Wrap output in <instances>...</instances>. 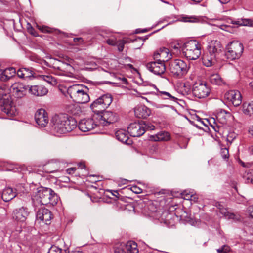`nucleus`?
<instances>
[{"mask_svg": "<svg viewBox=\"0 0 253 253\" xmlns=\"http://www.w3.org/2000/svg\"><path fill=\"white\" fill-rule=\"evenodd\" d=\"M27 31L29 33L35 37L38 36V34L33 27L27 28Z\"/></svg>", "mask_w": 253, "mask_h": 253, "instance_id": "nucleus-45", "label": "nucleus"}, {"mask_svg": "<svg viewBox=\"0 0 253 253\" xmlns=\"http://www.w3.org/2000/svg\"><path fill=\"white\" fill-rule=\"evenodd\" d=\"M112 102V96L109 94H104L95 99L90 105L92 111L98 114L102 113Z\"/></svg>", "mask_w": 253, "mask_h": 253, "instance_id": "nucleus-8", "label": "nucleus"}, {"mask_svg": "<svg viewBox=\"0 0 253 253\" xmlns=\"http://www.w3.org/2000/svg\"><path fill=\"white\" fill-rule=\"evenodd\" d=\"M248 212L249 213L250 216L253 218V205L249 207Z\"/></svg>", "mask_w": 253, "mask_h": 253, "instance_id": "nucleus-52", "label": "nucleus"}, {"mask_svg": "<svg viewBox=\"0 0 253 253\" xmlns=\"http://www.w3.org/2000/svg\"><path fill=\"white\" fill-rule=\"evenodd\" d=\"M28 90L31 94L36 96H44L48 92V89L42 85L29 86Z\"/></svg>", "mask_w": 253, "mask_h": 253, "instance_id": "nucleus-21", "label": "nucleus"}, {"mask_svg": "<svg viewBox=\"0 0 253 253\" xmlns=\"http://www.w3.org/2000/svg\"><path fill=\"white\" fill-rule=\"evenodd\" d=\"M115 253H127L123 244H121L119 247H117L115 250Z\"/></svg>", "mask_w": 253, "mask_h": 253, "instance_id": "nucleus-43", "label": "nucleus"}, {"mask_svg": "<svg viewBox=\"0 0 253 253\" xmlns=\"http://www.w3.org/2000/svg\"><path fill=\"white\" fill-rule=\"evenodd\" d=\"M131 190L136 193V194H139V193H140L142 191V190L141 189L139 188V187H138L137 186H132L131 188Z\"/></svg>", "mask_w": 253, "mask_h": 253, "instance_id": "nucleus-48", "label": "nucleus"}, {"mask_svg": "<svg viewBox=\"0 0 253 253\" xmlns=\"http://www.w3.org/2000/svg\"><path fill=\"white\" fill-rule=\"evenodd\" d=\"M180 209V208H175V206H170L169 208V212H176V211L178 209Z\"/></svg>", "mask_w": 253, "mask_h": 253, "instance_id": "nucleus-53", "label": "nucleus"}, {"mask_svg": "<svg viewBox=\"0 0 253 253\" xmlns=\"http://www.w3.org/2000/svg\"><path fill=\"white\" fill-rule=\"evenodd\" d=\"M230 251V248L226 245H224L217 250L218 253H227Z\"/></svg>", "mask_w": 253, "mask_h": 253, "instance_id": "nucleus-42", "label": "nucleus"}, {"mask_svg": "<svg viewBox=\"0 0 253 253\" xmlns=\"http://www.w3.org/2000/svg\"><path fill=\"white\" fill-rule=\"evenodd\" d=\"M37 199L39 200L41 204L46 205L50 204L55 205L59 201V197L53 190L50 188L41 187L36 194Z\"/></svg>", "mask_w": 253, "mask_h": 253, "instance_id": "nucleus-6", "label": "nucleus"}, {"mask_svg": "<svg viewBox=\"0 0 253 253\" xmlns=\"http://www.w3.org/2000/svg\"><path fill=\"white\" fill-rule=\"evenodd\" d=\"M87 87L80 84L70 86L67 89V93L73 101L77 103L84 104L88 102L89 96L87 92Z\"/></svg>", "mask_w": 253, "mask_h": 253, "instance_id": "nucleus-4", "label": "nucleus"}, {"mask_svg": "<svg viewBox=\"0 0 253 253\" xmlns=\"http://www.w3.org/2000/svg\"><path fill=\"white\" fill-rule=\"evenodd\" d=\"M210 80L211 84L215 85H221L222 84V80L217 74L211 75L210 76Z\"/></svg>", "mask_w": 253, "mask_h": 253, "instance_id": "nucleus-34", "label": "nucleus"}, {"mask_svg": "<svg viewBox=\"0 0 253 253\" xmlns=\"http://www.w3.org/2000/svg\"><path fill=\"white\" fill-rule=\"evenodd\" d=\"M134 113L137 118H146L150 115L151 110L146 106L140 105L135 108Z\"/></svg>", "mask_w": 253, "mask_h": 253, "instance_id": "nucleus-20", "label": "nucleus"}, {"mask_svg": "<svg viewBox=\"0 0 253 253\" xmlns=\"http://www.w3.org/2000/svg\"><path fill=\"white\" fill-rule=\"evenodd\" d=\"M79 167L81 169H85V165L84 164V163H80L79 164Z\"/></svg>", "mask_w": 253, "mask_h": 253, "instance_id": "nucleus-63", "label": "nucleus"}, {"mask_svg": "<svg viewBox=\"0 0 253 253\" xmlns=\"http://www.w3.org/2000/svg\"><path fill=\"white\" fill-rule=\"evenodd\" d=\"M225 97L235 106H238L242 102V96L241 93L237 90H232L227 92Z\"/></svg>", "mask_w": 253, "mask_h": 253, "instance_id": "nucleus-17", "label": "nucleus"}, {"mask_svg": "<svg viewBox=\"0 0 253 253\" xmlns=\"http://www.w3.org/2000/svg\"><path fill=\"white\" fill-rule=\"evenodd\" d=\"M232 23L238 26H251L253 22L250 19H241L237 21H232Z\"/></svg>", "mask_w": 253, "mask_h": 253, "instance_id": "nucleus-33", "label": "nucleus"}, {"mask_svg": "<svg viewBox=\"0 0 253 253\" xmlns=\"http://www.w3.org/2000/svg\"><path fill=\"white\" fill-rule=\"evenodd\" d=\"M118 50L119 51H122L124 49V44L123 42H120L119 43V44H118Z\"/></svg>", "mask_w": 253, "mask_h": 253, "instance_id": "nucleus-54", "label": "nucleus"}, {"mask_svg": "<svg viewBox=\"0 0 253 253\" xmlns=\"http://www.w3.org/2000/svg\"><path fill=\"white\" fill-rule=\"evenodd\" d=\"M169 52V50L168 48H164L161 49L159 52L154 53V59L155 61L147 63V68L156 75H160L164 74L166 71L165 60L164 57L166 55H168Z\"/></svg>", "mask_w": 253, "mask_h": 253, "instance_id": "nucleus-3", "label": "nucleus"}, {"mask_svg": "<svg viewBox=\"0 0 253 253\" xmlns=\"http://www.w3.org/2000/svg\"><path fill=\"white\" fill-rule=\"evenodd\" d=\"M242 110L246 115H253V101L250 103H244L242 105Z\"/></svg>", "mask_w": 253, "mask_h": 253, "instance_id": "nucleus-30", "label": "nucleus"}, {"mask_svg": "<svg viewBox=\"0 0 253 253\" xmlns=\"http://www.w3.org/2000/svg\"><path fill=\"white\" fill-rule=\"evenodd\" d=\"M222 4L227 3L230 0H218Z\"/></svg>", "mask_w": 253, "mask_h": 253, "instance_id": "nucleus-62", "label": "nucleus"}, {"mask_svg": "<svg viewBox=\"0 0 253 253\" xmlns=\"http://www.w3.org/2000/svg\"><path fill=\"white\" fill-rule=\"evenodd\" d=\"M249 152L251 154L253 155V146L249 147Z\"/></svg>", "mask_w": 253, "mask_h": 253, "instance_id": "nucleus-61", "label": "nucleus"}, {"mask_svg": "<svg viewBox=\"0 0 253 253\" xmlns=\"http://www.w3.org/2000/svg\"><path fill=\"white\" fill-rule=\"evenodd\" d=\"M110 191L111 192L113 196H115L116 198L118 197V195H119V194L117 190H116V191L110 190Z\"/></svg>", "mask_w": 253, "mask_h": 253, "instance_id": "nucleus-57", "label": "nucleus"}, {"mask_svg": "<svg viewBox=\"0 0 253 253\" xmlns=\"http://www.w3.org/2000/svg\"><path fill=\"white\" fill-rule=\"evenodd\" d=\"M115 136L120 142L128 144H130V141H129L128 134L125 130L121 129L117 130L115 132Z\"/></svg>", "mask_w": 253, "mask_h": 253, "instance_id": "nucleus-27", "label": "nucleus"}, {"mask_svg": "<svg viewBox=\"0 0 253 253\" xmlns=\"http://www.w3.org/2000/svg\"><path fill=\"white\" fill-rule=\"evenodd\" d=\"M53 215L50 211L45 208L39 209L36 214V218L46 224H49Z\"/></svg>", "mask_w": 253, "mask_h": 253, "instance_id": "nucleus-16", "label": "nucleus"}, {"mask_svg": "<svg viewBox=\"0 0 253 253\" xmlns=\"http://www.w3.org/2000/svg\"><path fill=\"white\" fill-rule=\"evenodd\" d=\"M75 42L83 43L84 42L83 39L82 38H75L74 39Z\"/></svg>", "mask_w": 253, "mask_h": 253, "instance_id": "nucleus-55", "label": "nucleus"}, {"mask_svg": "<svg viewBox=\"0 0 253 253\" xmlns=\"http://www.w3.org/2000/svg\"><path fill=\"white\" fill-rule=\"evenodd\" d=\"M76 169L75 168H70L66 169V172L69 174H73L76 171Z\"/></svg>", "mask_w": 253, "mask_h": 253, "instance_id": "nucleus-51", "label": "nucleus"}, {"mask_svg": "<svg viewBox=\"0 0 253 253\" xmlns=\"http://www.w3.org/2000/svg\"><path fill=\"white\" fill-rule=\"evenodd\" d=\"M211 126L216 132L219 131V128L215 124L214 125H211Z\"/></svg>", "mask_w": 253, "mask_h": 253, "instance_id": "nucleus-58", "label": "nucleus"}, {"mask_svg": "<svg viewBox=\"0 0 253 253\" xmlns=\"http://www.w3.org/2000/svg\"><path fill=\"white\" fill-rule=\"evenodd\" d=\"M17 73L15 68L10 67L6 69L0 77L1 80H7L14 76Z\"/></svg>", "mask_w": 253, "mask_h": 253, "instance_id": "nucleus-29", "label": "nucleus"}, {"mask_svg": "<svg viewBox=\"0 0 253 253\" xmlns=\"http://www.w3.org/2000/svg\"><path fill=\"white\" fill-rule=\"evenodd\" d=\"M62 250L56 246H52L49 249L48 253H61Z\"/></svg>", "mask_w": 253, "mask_h": 253, "instance_id": "nucleus-40", "label": "nucleus"}, {"mask_svg": "<svg viewBox=\"0 0 253 253\" xmlns=\"http://www.w3.org/2000/svg\"><path fill=\"white\" fill-rule=\"evenodd\" d=\"M106 43L110 45H115L117 44L116 41L113 39H109L107 40Z\"/></svg>", "mask_w": 253, "mask_h": 253, "instance_id": "nucleus-49", "label": "nucleus"}, {"mask_svg": "<svg viewBox=\"0 0 253 253\" xmlns=\"http://www.w3.org/2000/svg\"><path fill=\"white\" fill-rule=\"evenodd\" d=\"M220 154L223 159L225 160L228 159L229 155L228 149L226 147H221Z\"/></svg>", "mask_w": 253, "mask_h": 253, "instance_id": "nucleus-38", "label": "nucleus"}, {"mask_svg": "<svg viewBox=\"0 0 253 253\" xmlns=\"http://www.w3.org/2000/svg\"><path fill=\"white\" fill-rule=\"evenodd\" d=\"M210 92V87L204 81H197L193 85L192 93L198 98L202 99L208 97Z\"/></svg>", "mask_w": 253, "mask_h": 253, "instance_id": "nucleus-11", "label": "nucleus"}, {"mask_svg": "<svg viewBox=\"0 0 253 253\" xmlns=\"http://www.w3.org/2000/svg\"><path fill=\"white\" fill-rule=\"evenodd\" d=\"M68 64L61 62L60 60H54L53 65L51 67L55 70V72L56 74L63 76L66 74L65 67H68Z\"/></svg>", "mask_w": 253, "mask_h": 253, "instance_id": "nucleus-23", "label": "nucleus"}, {"mask_svg": "<svg viewBox=\"0 0 253 253\" xmlns=\"http://www.w3.org/2000/svg\"><path fill=\"white\" fill-rule=\"evenodd\" d=\"M119 116L112 111H104L101 116L100 123L104 126L113 124L118 121Z\"/></svg>", "mask_w": 253, "mask_h": 253, "instance_id": "nucleus-14", "label": "nucleus"}, {"mask_svg": "<svg viewBox=\"0 0 253 253\" xmlns=\"http://www.w3.org/2000/svg\"><path fill=\"white\" fill-rule=\"evenodd\" d=\"M216 56L214 54L207 51L202 57L203 63L206 67H211L216 63Z\"/></svg>", "mask_w": 253, "mask_h": 253, "instance_id": "nucleus-24", "label": "nucleus"}, {"mask_svg": "<svg viewBox=\"0 0 253 253\" xmlns=\"http://www.w3.org/2000/svg\"><path fill=\"white\" fill-rule=\"evenodd\" d=\"M147 32V30L146 29H137L136 30V33H145Z\"/></svg>", "mask_w": 253, "mask_h": 253, "instance_id": "nucleus-56", "label": "nucleus"}, {"mask_svg": "<svg viewBox=\"0 0 253 253\" xmlns=\"http://www.w3.org/2000/svg\"><path fill=\"white\" fill-rule=\"evenodd\" d=\"M28 214V209L22 207L13 211V218L18 221L23 222L26 220Z\"/></svg>", "mask_w": 253, "mask_h": 253, "instance_id": "nucleus-19", "label": "nucleus"}, {"mask_svg": "<svg viewBox=\"0 0 253 253\" xmlns=\"http://www.w3.org/2000/svg\"><path fill=\"white\" fill-rule=\"evenodd\" d=\"M97 125L92 119H84L78 124L79 128L83 132H87L94 129Z\"/></svg>", "mask_w": 253, "mask_h": 253, "instance_id": "nucleus-18", "label": "nucleus"}, {"mask_svg": "<svg viewBox=\"0 0 253 253\" xmlns=\"http://www.w3.org/2000/svg\"><path fill=\"white\" fill-rule=\"evenodd\" d=\"M183 21L185 22H194V19H195L193 17H185L183 18Z\"/></svg>", "mask_w": 253, "mask_h": 253, "instance_id": "nucleus-50", "label": "nucleus"}, {"mask_svg": "<svg viewBox=\"0 0 253 253\" xmlns=\"http://www.w3.org/2000/svg\"><path fill=\"white\" fill-rule=\"evenodd\" d=\"M182 195L183 196L184 199L188 200L193 197L192 195L189 193H186V191H184L182 193Z\"/></svg>", "mask_w": 253, "mask_h": 253, "instance_id": "nucleus-47", "label": "nucleus"}, {"mask_svg": "<svg viewBox=\"0 0 253 253\" xmlns=\"http://www.w3.org/2000/svg\"><path fill=\"white\" fill-rule=\"evenodd\" d=\"M248 132L253 137V125L249 128Z\"/></svg>", "mask_w": 253, "mask_h": 253, "instance_id": "nucleus-59", "label": "nucleus"}, {"mask_svg": "<svg viewBox=\"0 0 253 253\" xmlns=\"http://www.w3.org/2000/svg\"><path fill=\"white\" fill-rule=\"evenodd\" d=\"M147 208L150 211V214L156 212L157 211V208L152 202L149 203L147 205Z\"/></svg>", "mask_w": 253, "mask_h": 253, "instance_id": "nucleus-39", "label": "nucleus"}, {"mask_svg": "<svg viewBox=\"0 0 253 253\" xmlns=\"http://www.w3.org/2000/svg\"><path fill=\"white\" fill-rule=\"evenodd\" d=\"M228 216L229 219H233L235 221H239L241 220V217L239 214H235L234 213H230L228 214Z\"/></svg>", "mask_w": 253, "mask_h": 253, "instance_id": "nucleus-41", "label": "nucleus"}, {"mask_svg": "<svg viewBox=\"0 0 253 253\" xmlns=\"http://www.w3.org/2000/svg\"><path fill=\"white\" fill-rule=\"evenodd\" d=\"M169 71L173 76L181 78L185 75L189 69L190 65L180 59H175L169 63Z\"/></svg>", "mask_w": 253, "mask_h": 253, "instance_id": "nucleus-9", "label": "nucleus"}, {"mask_svg": "<svg viewBox=\"0 0 253 253\" xmlns=\"http://www.w3.org/2000/svg\"><path fill=\"white\" fill-rule=\"evenodd\" d=\"M159 95L161 96L164 99H169L174 102H176L177 100L176 97L173 96L171 94L166 91H160L159 92Z\"/></svg>", "mask_w": 253, "mask_h": 253, "instance_id": "nucleus-35", "label": "nucleus"}, {"mask_svg": "<svg viewBox=\"0 0 253 253\" xmlns=\"http://www.w3.org/2000/svg\"><path fill=\"white\" fill-rule=\"evenodd\" d=\"M120 80H121L122 81V83L124 84H127V80L126 78L123 77L122 78H119Z\"/></svg>", "mask_w": 253, "mask_h": 253, "instance_id": "nucleus-60", "label": "nucleus"}, {"mask_svg": "<svg viewBox=\"0 0 253 253\" xmlns=\"http://www.w3.org/2000/svg\"><path fill=\"white\" fill-rule=\"evenodd\" d=\"M37 27L38 29H39L41 32L45 33H52L55 30L52 28H49L46 26H39L37 25Z\"/></svg>", "mask_w": 253, "mask_h": 253, "instance_id": "nucleus-37", "label": "nucleus"}, {"mask_svg": "<svg viewBox=\"0 0 253 253\" xmlns=\"http://www.w3.org/2000/svg\"><path fill=\"white\" fill-rule=\"evenodd\" d=\"M39 77L41 79H42L50 85H55L57 84V79L49 74L47 75H40Z\"/></svg>", "mask_w": 253, "mask_h": 253, "instance_id": "nucleus-31", "label": "nucleus"}, {"mask_svg": "<svg viewBox=\"0 0 253 253\" xmlns=\"http://www.w3.org/2000/svg\"><path fill=\"white\" fill-rule=\"evenodd\" d=\"M127 253H138L137 244L133 241H128L126 243H123Z\"/></svg>", "mask_w": 253, "mask_h": 253, "instance_id": "nucleus-28", "label": "nucleus"}, {"mask_svg": "<svg viewBox=\"0 0 253 253\" xmlns=\"http://www.w3.org/2000/svg\"><path fill=\"white\" fill-rule=\"evenodd\" d=\"M225 56L228 59L234 60L239 58L243 52L244 47L241 42L236 41L229 44L226 48Z\"/></svg>", "mask_w": 253, "mask_h": 253, "instance_id": "nucleus-10", "label": "nucleus"}, {"mask_svg": "<svg viewBox=\"0 0 253 253\" xmlns=\"http://www.w3.org/2000/svg\"><path fill=\"white\" fill-rule=\"evenodd\" d=\"M222 46L220 42L218 41L212 42L209 46L208 49V52H211L212 54H214L216 56L222 50Z\"/></svg>", "mask_w": 253, "mask_h": 253, "instance_id": "nucleus-25", "label": "nucleus"}, {"mask_svg": "<svg viewBox=\"0 0 253 253\" xmlns=\"http://www.w3.org/2000/svg\"><path fill=\"white\" fill-rule=\"evenodd\" d=\"M249 86L251 89V90H252V91L253 92V81L251 82L250 84H249Z\"/></svg>", "mask_w": 253, "mask_h": 253, "instance_id": "nucleus-64", "label": "nucleus"}, {"mask_svg": "<svg viewBox=\"0 0 253 253\" xmlns=\"http://www.w3.org/2000/svg\"><path fill=\"white\" fill-rule=\"evenodd\" d=\"M35 119L39 127H44L49 121L48 113L44 109H40L35 113Z\"/></svg>", "mask_w": 253, "mask_h": 253, "instance_id": "nucleus-15", "label": "nucleus"}, {"mask_svg": "<svg viewBox=\"0 0 253 253\" xmlns=\"http://www.w3.org/2000/svg\"><path fill=\"white\" fill-rule=\"evenodd\" d=\"M50 131L54 135L70 132L77 126L76 120L66 114H55L51 119Z\"/></svg>", "mask_w": 253, "mask_h": 253, "instance_id": "nucleus-1", "label": "nucleus"}, {"mask_svg": "<svg viewBox=\"0 0 253 253\" xmlns=\"http://www.w3.org/2000/svg\"><path fill=\"white\" fill-rule=\"evenodd\" d=\"M170 138V135L168 132L161 131L154 137L155 141H167Z\"/></svg>", "mask_w": 253, "mask_h": 253, "instance_id": "nucleus-32", "label": "nucleus"}, {"mask_svg": "<svg viewBox=\"0 0 253 253\" xmlns=\"http://www.w3.org/2000/svg\"><path fill=\"white\" fill-rule=\"evenodd\" d=\"M164 214H166L165 222L170 225H173L176 221L183 220L186 212L183 211V209H179L177 210L176 212H169L168 211Z\"/></svg>", "mask_w": 253, "mask_h": 253, "instance_id": "nucleus-13", "label": "nucleus"}, {"mask_svg": "<svg viewBox=\"0 0 253 253\" xmlns=\"http://www.w3.org/2000/svg\"><path fill=\"white\" fill-rule=\"evenodd\" d=\"M52 165H46L44 166V170H45V172L46 173H53L55 171H57L56 169H50V168L51 167Z\"/></svg>", "mask_w": 253, "mask_h": 253, "instance_id": "nucleus-44", "label": "nucleus"}, {"mask_svg": "<svg viewBox=\"0 0 253 253\" xmlns=\"http://www.w3.org/2000/svg\"><path fill=\"white\" fill-rule=\"evenodd\" d=\"M17 74L21 78L30 79L35 76L34 69L31 67H22L17 71Z\"/></svg>", "mask_w": 253, "mask_h": 253, "instance_id": "nucleus-22", "label": "nucleus"}, {"mask_svg": "<svg viewBox=\"0 0 253 253\" xmlns=\"http://www.w3.org/2000/svg\"><path fill=\"white\" fill-rule=\"evenodd\" d=\"M28 88L29 85H25L21 83H15L11 86L9 90L16 98H21L26 95Z\"/></svg>", "mask_w": 253, "mask_h": 253, "instance_id": "nucleus-12", "label": "nucleus"}, {"mask_svg": "<svg viewBox=\"0 0 253 253\" xmlns=\"http://www.w3.org/2000/svg\"><path fill=\"white\" fill-rule=\"evenodd\" d=\"M244 178L247 183L253 184V170L250 169L244 175Z\"/></svg>", "mask_w": 253, "mask_h": 253, "instance_id": "nucleus-36", "label": "nucleus"}, {"mask_svg": "<svg viewBox=\"0 0 253 253\" xmlns=\"http://www.w3.org/2000/svg\"><path fill=\"white\" fill-rule=\"evenodd\" d=\"M16 196V192L10 187L5 188L2 191L1 198L5 202H8Z\"/></svg>", "mask_w": 253, "mask_h": 253, "instance_id": "nucleus-26", "label": "nucleus"}, {"mask_svg": "<svg viewBox=\"0 0 253 253\" xmlns=\"http://www.w3.org/2000/svg\"><path fill=\"white\" fill-rule=\"evenodd\" d=\"M171 48L173 49V51H175L176 52H178L180 51V48H182V47L180 46L179 43H176L174 45H171Z\"/></svg>", "mask_w": 253, "mask_h": 253, "instance_id": "nucleus-46", "label": "nucleus"}, {"mask_svg": "<svg viewBox=\"0 0 253 253\" xmlns=\"http://www.w3.org/2000/svg\"><path fill=\"white\" fill-rule=\"evenodd\" d=\"M9 90L6 86L0 87V111L8 117H11L15 115L16 109Z\"/></svg>", "mask_w": 253, "mask_h": 253, "instance_id": "nucleus-2", "label": "nucleus"}, {"mask_svg": "<svg viewBox=\"0 0 253 253\" xmlns=\"http://www.w3.org/2000/svg\"><path fill=\"white\" fill-rule=\"evenodd\" d=\"M201 46L196 40H190L182 46L183 55L188 60H196L201 54Z\"/></svg>", "mask_w": 253, "mask_h": 253, "instance_id": "nucleus-5", "label": "nucleus"}, {"mask_svg": "<svg viewBox=\"0 0 253 253\" xmlns=\"http://www.w3.org/2000/svg\"><path fill=\"white\" fill-rule=\"evenodd\" d=\"M155 129V126L149 122L141 121L130 124L127 127V131L132 137H140L146 131Z\"/></svg>", "mask_w": 253, "mask_h": 253, "instance_id": "nucleus-7", "label": "nucleus"}]
</instances>
